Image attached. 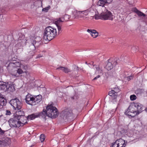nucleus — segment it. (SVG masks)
I'll return each instance as SVG.
<instances>
[{"label":"nucleus","mask_w":147,"mask_h":147,"mask_svg":"<svg viewBox=\"0 0 147 147\" xmlns=\"http://www.w3.org/2000/svg\"><path fill=\"white\" fill-rule=\"evenodd\" d=\"M27 41L31 44L28 49V52L30 57H32L35 53L36 48L38 47L40 45L41 38L38 37H32L29 40H27L24 36L22 35V38H19L18 42L16 45V47L19 49L21 46L26 45Z\"/></svg>","instance_id":"obj_1"},{"label":"nucleus","mask_w":147,"mask_h":147,"mask_svg":"<svg viewBox=\"0 0 147 147\" xmlns=\"http://www.w3.org/2000/svg\"><path fill=\"white\" fill-rule=\"evenodd\" d=\"M143 109V106L140 103H134L129 106L125 114L133 117L142 112Z\"/></svg>","instance_id":"obj_2"},{"label":"nucleus","mask_w":147,"mask_h":147,"mask_svg":"<svg viewBox=\"0 0 147 147\" xmlns=\"http://www.w3.org/2000/svg\"><path fill=\"white\" fill-rule=\"evenodd\" d=\"M57 34L58 35L56 29L49 26L47 27L44 30L43 39L45 40L49 41L56 37Z\"/></svg>","instance_id":"obj_3"},{"label":"nucleus","mask_w":147,"mask_h":147,"mask_svg":"<svg viewBox=\"0 0 147 147\" xmlns=\"http://www.w3.org/2000/svg\"><path fill=\"white\" fill-rule=\"evenodd\" d=\"M47 116L49 117L54 118L56 117L58 115L57 109L51 105H48L46 108Z\"/></svg>","instance_id":"obj_4"},{"label":"nucleus","mask_w":147,"mask_h":147,"mask_svg":"<svg viewBox=\"0 0 147 147\" xmlns=\"http://www.w3.org/2000/svg\"><path fill=\"white\" fill-rule=\"evenodd\" d=\"M13 92L15 90L14 85L12 83L0 81V90Z\"/></svg>","instance_id":"obj_5"},{"label":"nucleus","mask_w":147,"mask_h":147,"mask_svg":"<svg viewBox=\"0 0 147 147\" xmlns=\"http://www.w3.org/2000/svg\"><path fill=\"white\" fill-rule=\"evenodd\" d=\"M20 65V62H16L9 63L7 66V69L9 72L12 75L14 76L17 67Z\"/></svg>","instance_id":"obj_6"},{"label":"nucleus","mask_w":147,"mask_h":147,"mask_svg":"<svg viewBox=\"0 0 147 147\" xmlns=\"http://www.w3.org/2000/svg\"><path fill=\"white\" fill-rule=\"evenodd\" d=\"M9 103L15 110L21 109L22 105V103L17 98L11 100Z\"/></svg>","instance_id":"obj_7"},{"label":"nucleus","mask_w":147,"mask_h":147,"mask_svg":"<svg viewBox=\"0 0 147 147\" xmlns=\"http://www.w3.org/2000/svg\"><path fill=\"white\" fill-rule=\"evenodd\" d=\"M47 111L43 109L42 112L33 113L28 116V119L30 120L34 119L35 118L40 117L41 116L42 118H45L47 116Z\"/></svg>","instance_id":"obj_8"},{"label":"nucleus","mask_w":147,"mask_h":147,"mask_svg":"<svg viewBox=\"0 0 147 147\" xmlns=\"http://www.w3.org/2000/svg\"><path fill=\"white\" fill-rule=\"evenodd\" d=\"M92 65L93 66V67L90 70V73L99 74H102V70L100 68L99 65H94L93 63Z\"/></svg>","instance_id":"obj_9"},{"label":"nucleus","mask_w":147,"mask_h":147,"mask_svg":"<svg viewBox=\"0 0 147 147\" xmlns=\"http://www.w3.org/2000/svg\"><path fill=\"white\" fill-rule=\"evenodd\" d=\"M16 119V118L14 117L13 118L10 119L9 121V124L11 127H19L21 125L18 120Z\"/></svg>","instance_id":"obj_10"},{"label":"nucleus","mask_w":147,"mask_h":147,"mask_svg":"<svg viewBox=\"0 0 147 147\" xmlns=\"http://www.w3.org/2000/svg\"><path fill=\"white\" fill-rule=\"evenodd\" d=\"M102 18L104 20H112L114 18V16L109 11L105 10L102 13Z\"/></svg>","instance_id":"obj_11"},{"label":"nucleus","mask_w":147,"mask_h":147,"mask_svg":"<svg viewBox=\"0 0 147 147\" xmlns=\"http://www.w3.org/2000/svg\"><path fill=\"white\" fill-rule=\"evenodd\" d=\"M125 141L122 139H119L112 143L111 147H125L126 144Z\"/></svg>","instance_id":"obj_12"},{"label":"nucleus","mask_w":147,"mask_h":147,"mask_svg":"<svg viewBox=\"0 0 147 147\" xmlns=\"http://www.w3.org/2000/svg\"><path fill=\"white\" fill-rule=\"evenodd\" d=\"M62 114L64 119L68 118L72 116L73 114L72 110L70 109H67L63 111Z\"/></svg>","instance_id":"obj_13"},{"label":"nucleus","mask_w":147,"mask_h":147,"mask_svg":"<svg viewBox=\"0 0 147 147\" xmlns=\"http://www.w3.org/2000/svg\"><path fill=\"white\" fill-rule=\"evenodd\" d=\"M34 96L30 94H28L25 99L26 103L29 105H34Z\"/></svg>","instance_id":"obj_14"},{"label":"nucleus","mask_w":147,"mask_h":147,"mask_svg":"<svg viewBox=\"0 0 147 147\" xmlns=\"http://www.w3.org/2000/svg\"><path fill=\"white\" fill-rule=\"evenodd\" d=\"M61 18H59L58 19L55 20L54 22L56 25L58 29V34H59L62 31L61 26V23L63 22V21L61 19Z\"/></svg>","instance_id":"obj_15"},{"label":"nucleus","mask_w":147,"mask_h":147,"mask_svg":"<svg viewBox=\"0 0 147 147\" xmlns=\"http://www.w3.org/2000/svg\"><path fill=\"white\" fill-rule=\"evenodd\" d=\"M117 64V62L115 61H111L110 59L108 60V63L105 66V68L108 70H111L113 68V66Z\"/></svg>","instance_id":"obj_16"},{"label":"nucleus","mask_w":147,"mask_h":147,"mask_svg":"<svg viewBox=\"0 0 147 147\" xmlns=\"http://www.w3.org/2000/svg\"><path fill=\"white\" fill-rule=\"evenodd\" d=\"M14 117L16 118L17 119H20L21 117H23L25 119H28V117H26L25 116L24 112L22 111H18L16 112L14 115Z\"/></svg>","instance_id":"obj_17"},{"label":"nucleus","mask_w":147,"mask_h":147,"mask_svg":"<svg viewBox=\"0 0 147 147\" xmlns=\"http://www.w3.org/2000/svg\"><path fill=\"white\" fill-rule=\"evenodd\" d=\"M94 6L92 5L90 8L87 10L88 12V14L91 17H94V16L96 15V13L94 9Z\"/></svg>","instance_id":"obj_18"},{"label":"nucleus","mask_w":147,"mask_h":147,"mask_svg":"<svg viewBox=\"0 0 147 147\" xmlns=\"http://www.w3.org/2000/svg\"><path fill=\"white\" fill-rule=\"evenodd\" d=\"M87 31L90 33L92 36L94 38H96L98 36V32L95 30L88 29L87 30Z\"/></svg>","instance_id":"obj_19"},{"label":"nucleus","mask_w":147,"mask_h":147,"mask_svg":"<svg viewBox=\"0 0 147 147\" xmlns=\"http://www.w3.org/2000/svg\"><path fill=\"white\" fill-rule=\"evenodd\" d=\"M34 105L39 103L42 100V96L39 95L34 96Z\"/></svg>","instance_id":"obj_20"},{"label":"nucleus","mask_w":147,"mask_h":147,"mask_svg":"<svg viewBox=\"0 0 147 147\" xmlns=\"http://www.w3.org/2000/svg\"><path fill=\"white\" fill-rule=\"evenodd\" d=\"M56 69L61 70L65 73H67L71 71L70 69L68 68L61 66L57 68Z\"/></svg>","instance_id":"obj_21"},{"label":"nucleus","mask_w":147,"mask_h":147,"mask_svg":"<svg viewBox=\"0 0 147 147\" xmlns=\"http://www.w3.org/2000/svg\"><path fill=\"white\" fill-rule=\"evenodd\" d=\"M18 67H17L16 68V72L14 76H18V74L20 75L24 73V71H23V70L20 68V67H19V68H18Z\"/></svg>","instance_id":"obj_22"},{"label":"nucleus","mask_w":147,"mask_h":147,"mask_svg":"<svg viewBox=\"0 0 147 147\" xmlns=\"http://www.w3.org/2000/svg\"><path fill=\"white\" fill-rule=\"evenodd\" d=\"M20 65L18 66V67H20V68L23 70V71H24V73L26 74L27 73V71H26L28 68L27 65H23L20 62Z\"/></svg>","instance_id":"obj_23"},{"label":"nucleus","mask_w":147,"mask_h":147,"mask_svg":"<svg viewBox=\"0 0 147 147\" xmlns=\"http://www.w3.org/2000/svg\"><path fill=\"white\" fill-rule=\"evenodd\" d=\"M88 14V12L87 10L82 11L80 18H83L84 19H87L88 18L87 16Z\"/></svg>","instance_id":"obj_24"},{"label":"nucleus","mask_w":147,"mask_h":147,"mask_svg":"<svg viewBox=\"0 0 147 147\" xmlns=\"http://www.w3.org/2000/svg\"><path fill=\"white\" fill-rule=\"evenodd\" d=\"M25 119L23 117H21L20 119H18L20 124L21 125H23L25 124L26 123H27V121L26 119Z\"/></svg>","instance_id":"obj_25"},{"label":"nucleus","mask_w":147,"mask_h":147,"mask_svg":"<svg viewBox=\"0 0 147 147\" xmlns=\"http://www.w3.org/2000/svg\"><path fill=\"white\" fill-rule=\"evenodd\" d=\"M108 3L106 0H99L97 3V5L99 6H103L106 3Z\"/></svg>","instance_id":"obj_26"},{"label":"nucleus","mask_w":147,"mask_h":147,"mask_svg":"<svg viewBox=\"0 0 147 147\" xmlns=\"http://www.w3.org/2000/svg\"><path fill=\"white\" fill-rule=\"evenodd\" d=\"M6 100L3 97H1L0 95V105L3 106L6 104Z\"/></svg>","instance_id":"obj_27"},{"label":"nucleus","mask_w":147,"mask_h":147,"mask_svg":"<svg viewBox=\"0 0 147 147\" xmlns=\"http://www.w3.org/2000/svg\"><path fill=\"white\" fill-rule=\"evenodd\" d=\"M109 94L110 96H115L117 95V94L112 90L109 92Z\"/></svg>","instance_id":"obj_28"},{"label":"nucleus","mask_w":147,"mask_h":147,"mask_svg":"<svg viewBox=\"0 0 147 147\" xmlns=\"http://www.w3.org/2000/svg\"><path fill=\"white\" fill-rule=\"evenodd\" d=\"M78 10H75L72 11V14L73 15V18L74 19L78 18Z\"/></svg>","instance_id":"obj_29"},{"label":"nucleus","mask_w":147,"mask_h":147,"mask_svg":"<svg viewBox=\"0 0 147 147\" xmlns=\"http://www.w3.org/2000/svg\"><path fill=\"white\" fill-rule=\"evenodd\" d=\"M8 140H9V138H7L3 140L2 141L0 140V147H1L2 145H4L5 143L7 142L6 141Z\"/></svg>","instance_id":"obj_30"},{"label":"nucleus","mask_w":147,"mask_h":147,"mask_svg":"<svg viewBox=\"0 0 147 147\" xmlns=\"http://www.w3.org/2000/svg\"><path fill=\"white\" fill-rule=\"evenodd\" d=\"M136 13L139 17L143 16V17H145L146 16V15L144 13L139 10Z\"/></svg>","instance_id":"obj_31"},{"label":"nucleus","mask_w":147,"mask_h":147,"mask_svg":"<svg viewBox=\"0 0 147 147\" xmlns=\"http://www.w3.org/2000/svg\"><path fill=\"white\" fill-rule=\"evenodd\" d=\"M94 17L97 20L98 19H102V13L100 15H98L96 14V15H94Z\"/></svg>","instance_id":"obj_32"},{"label":"nucleus","mask_w":147,"mask_h":147,"mask_svg":"<svg viewBox=\"0 0 147 147\" xmlns=\"http://www.w3.org/2000/svg\"><path fill=\"white\" fill-rule=\"evenodd\" d=\"M112 90H113L117 94V92L119 91V89L118 87L116 86L115 87H114L112 89Z\"/></svg>","instance_id":"obj_33"},{"label":"nucleus","mask_w":147,"mask_h":147,"mask_svg":"<svg viewBox=\"0 0 147 147\" xmlns=\"http://www.w3.org/2000/svg\"><path fill=\"white\" fill-rule=\"evenodd\" d=\"M40 138L41 142H43L45 140V137L44 135L43 134H41L40 136Z\"/></svg>","instance_id":"obj_34"},{"label":"nucleus","mask_w":147,"mask_h":147,"mask_svg":"<svg viewBox=\"0 0 147 147\" xmlns=\"http://www.w3.org/2000/svg\"><path fill=\"white\" fill-rule=\"evenodd\" d=\"M130 98L131 100H134L136 99V97L135 95H132L130 96Z\"/></svg>","instance_id":"obj_35"},{"label":"nucleus","mask_w":147,"mask_h":147,"mask_svg":"<svg viewBox=\"0 0 147 147\" xmlns=\"http://www.w3.org/2000/svg\"><path fill=\"white\" fill-rule=\"evenodd\" d=\"M50 6L49 5L48 7H46L45 8H43L42 9V11H45V12H47L48 11V10L50 9Z\"/></svg>","instance_id":"obj_36"},{"label":"nucleus","mask_w":147,"mask_h":147,"mask_svg":"<svg viewBox=\"0 0 147 147\" xmlns=\"http://www.w3.org/2000/svg\"><path fill=\"white\" fill-rule=\"evenodd\" d=\"M131 10L132 11L137 13L138 11V10L136 8L134 7Z\"/></svg>","instance_id":"obj_37"},{"label":"nucleus","mask_w":147,"mask_h":147,"mask_svg":"<svg viewBox=\"0 0 147 147\" xmlns=\"http://www.w3.org/2000/svg\"><path fill=\"white\" fill-rule=\"evenodd\" d=\"M78 18H81L82 11H78Z\"/></svg>","instance_id":"obj_38"},{"label":"nucleus","mask_w":147,"mask_h":147,"mask_svg":"<svg viewBox=\"0 0 147 147\" xmlns=\"http://www.w3.org/2000/svg\"><path fill=\"white\" fill-rule=\"evenodd\" d=\"M5 132V131L2 130L0 127V135H3Z\"/></svg>","instance_id":"obj_39"},{"label":"nucleus","mask_w":147,"mask_h":147,"mask_svg":"<svg viewBox=\"0 0 147 147\" xmlns=\"http://www.w3.org/2000/svg\"><path fill=\"white\" fill-rule=\"evenodd\" d=\"M133 78V76H128L127 77V80L128 81H129L131 79H132Z\"/></svg>","instance_id":"obj_40"},{"label":"nucleus","mask_w":147,"mask_h":147,"mask_svg":"<svg viewBox=\"0 0 147 147\" xmlns=\"http://www.w3.org/2000/svg\"><path fill=\"white\" fill-rule=\"evenodd\" d=\"M5 114L6 115H10L11 114V113L9 111L6 110Z\"/></svg>","instance_id":"obj_41"},{"label":"nucleus","mask_w":147,"mask_h":147,"mask_svg":"<svg viewBox=\"0 0 147 147\" xmlns=\"http://www.w3.org/2000/svg\"><path fill=\"white\" fill-rule=\"evenodd\" d=\"M71 98L72 100L76 99H77V97L76 95L71 97Z\"/></svg>","instance_id":"obj_42"},{"label":"nucleus","mask_w":147,"mask_h":147,"mask_svg":"<svg viewBox=\"0 0 147 147\" xmlns=\"http://www.w3.org/2000/svg\"><path fill=\"white\" fill-rule=\"evenodd\" d=\"M100 76L99 75L97 76L96 77H95L93 79V80H96L98 78H100Z\"/></svg>","instance_id":"obj_43"},{"label":"nucleus","mask_w":147,"mask_h":147,"mask_svg":"<svg viewBox=\"0 0 147 147\" xmlns=\"http://www.w3.org/2000/svg\"><path fill=\"white\" fill-rule=\"evenodd\" d=\"M70 17V16L69 15H65L64 16V18H67L68 19H69Z\"/></svg>","instance_id":"obj_44"},{"label":"nucleus","mask_w":147,"mask_h":147,"mask_svg":"<svg viewBox=\"0 0 147 147\" xmlns=\"http://www.w3.org/2000/svg\"><path fill=\"white\" fill-rule=\"evenodd\" d=\"M106 0L107 1V2H108V3H110L113 1V0Z\"/></svg>","instance_id":"obj_45"},{"label":"nucleus","mask_w":147,"mask_h":147,"mask_svg":"<svg viewBox=\"0 0 147 147\" xmlns=\"http://www.w3.org/2000/svg\"><path fill=\"white\" fill-rule=\"evenodd\" d=\"M41 56H40V55H38V57H37V58H40V57H41Z\"/></svg>","instance_id":"obj_46"},{"label":"nucleus","mask_w":147,"mask_h":147,"mask_svg":"<svg viewBox=\"0 0 147 147\" xmlns=\"http://www.w3.org/2000/svg\"><path fill=\"white\" fill-rule=\"evenodd\" d=\"M0 19H1V14H0Z\"/></svg>","instance_id":"obj_47"},{"label":"nucleus","mask_w":147,"mask_h":147,"mask_svg":"<svg viewBox=\"0 0 147 147\" xmlns=\"http://www.w3.org/2000/svg\"><path fill=\"white\" fill-rule=\"evenodd\" d=\"M146 110L147 111V108L146 109Z\"/></svg>","instance_id":"obj_48"},{"label":"nucleus","mask_w":147,"mask_h":147,"mask_svg":"<svg viewBox=\"0 0 147 147\" xmlns=\"http://www.w3.org/2000/svg\"><path fill=\"white\" fill-rule=\"evenodd\" d=\"M86 64H88V63L87 62H86Z\"/></svg>","instance_id":"obj_49"},{"label":"nucleus","mask_w":147,"mask_h":147,"mask_svg":"<svg viewBox=\"0 0 147 147\" xmlns=\"http://www.w3.org/2000/svg\"><path fill=\"white\" fill-rule=\"evenodd\" d=\"M71 147V146H68V147Z\"/></svg>","instance_id":"obj_50"},{"label":"nucleus","mask_w":147,"mask_h":147,"mask_svg":"<svg viewBox=\"0 0 147 147\" xmlns=\"http://www.w3.org/2000/svg\"><path fill=\"white\" fill-rule=\"evenodd\" d=\"M114 74H115V72H114Z\"/></svg>","instance_id":"obj_51"}]
</instances>
